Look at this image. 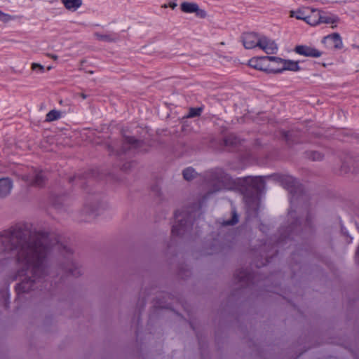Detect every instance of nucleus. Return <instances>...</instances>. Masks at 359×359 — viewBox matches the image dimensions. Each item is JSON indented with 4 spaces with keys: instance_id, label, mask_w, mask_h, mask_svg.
I'll return each mask as SVG.
<instances>
[{
    "instance_id": "nucleus-1",
    "label": "nucleus",
    "mask_w": 359,
    "mask_h": 359,
    "mask_svg": "<svg viewBox=\"0 0 359 359\" xmlns=\"http://www.w3.org/2000/svg\"><path fill=\"white\" fill-rule=\"evenodd\" d=\"M48 251L41 237L32 236L24 241L16 255L14 278L31 280L43 265Z\"/></svg>"
},
{
    "instance_id": "nucleus-10",
    "label": "nucleus",
    "mask_w": 359,
    "mask_h": 359,
    "mask_svg": "<svg viewBox=\"0 0 359 359\" xmlns=\"http://www.w3.org/2000/svg\"><path fill=\"white\" fill-rule=\"evenodd\" d=\"M65 8L70 11H77L82 5V0H61Z\"/></svg>"
},
{
    "instance_id": "nucleus-15",
    "label": "nucleus",
    "mask_w": 359,
    "mask_h": 359,
    "mask_svg": "<svg viewBox=\"0 0 359 359\" xmlns=\"http://www.w3.org/2000/svg\"><path fill=\"white\" fill-rule=\"evenodd\" d=\"M318 11H313V14L311 16L306 17L304 20L309 25L315 26L320 24L319 17L316 16Z\"/></svg>"
},
{
    "instance_id": "nucleus-11",
    "label": "nucleus",
    "mask_w": 359,
    "mask_h": 359,
    "mask_svg": "<svg viewBox=\"0 0 359 359\" xmlns=\"http://www.w3.org/2000/svg\"><path fill=\"white\" fill-rule=\"evenodd\" d=\"M300 70L299 66V62L291 60L283 59V72L284 71H292L297 72Z\"/></svg>"
},
{
    "instance_id": "nucleus-28",
    "label": "nucleus",
    "mask_w": 359,
    "mask_h": 359,
    "mask_svg": "<svg viewBox=\"0 0 359 359\" xmlns=\"http://www.w3.org/2000/svg\"><path fill=\"white\" fill-rule=\"evenodd\" d=\"M51 58H53V60H57V55H51Z\"/></svg>"
},
{
    "instance_id": "nucleus-16",
    "label": "nucleus",
    "mask_w": 359,
    "mask_h": 359,
    "mask_svg": "<svg viewBox=\"0 0 359 359\" xmlns=\"http://www.w3.org/2000/svg\"><path fill=\"white\" fill-rule=\"evenodd\" d=\"M196 175L197 172L191 168H188L183 171L184 178L188 181L193 180Z\"/></svg>"
},
{
    "instance_id": "nucleus-17",
    "label": "nucleus",
    "mask_w": 359,
    "mask_h": 359,
    "mask_svg": "<svg viewBox=\"0 0 359 359\" xmlns=\"http://www.w3.org/2000/svg\"><path fill=\"white\" fill-rule=\"evenodd\" d=\"M201 112V108H191L189 113L186 116V118H193L200 116Z\"/></svg>"
},
{
    "instance_id": "nucleus-8",
    "label": "nucleus",
    "mask_w": 359,
    "mask_h": 359,
    "mask_svg": "<svg viewBox=\"0 0 359 359\" xmlns=\"http://www.w3.org/2000/svg\"><path fill=\"white\" fill-rule=\"evenodd\" d=\"M13 187V182L9 177L0 179V198H6L11 193Z\"/></svg>"
},
{
    "instance_id": "nucleus-22",
    "label": "nucleus",
    "mask_w": 359,
    "mask_h": 359,
    "mask_svg": "<svg viewBox=\"0 0 359 359\" xmlns=\"http://www.w3.org/2000/svg\"><path fill=\"white\" fill-rule=\"evenodd\" d=\"M253 181L258 184L257 189H261L262 188L263 184V179L261 177H255Z\"/></svg>"
},
{
    "instance_id": "nucleus-31",
    "label": "nucleus",
    "mask_w": 359,
    "mask_h": 359,
    "mask_svg": "<svg viewBox=\"0 0 359 359\" xmlns=\"http://www.w3.org/2000/svg\"><path fill=\"white\" fill-rule=\"evenodd\" d=\"M172 232H173V233H175V232H176V228H175V227H174V229H172Z\"/></svg>"
},
{
    "instance_id": "nucleus-6",
    "label": "nucleus",
    "mask_w": 359,
    "mask_h": 359,
    "mask_svg": "<svg viewBox=\"0 0 359 359\" xmlns=\"http://www.w3.org/2000/svg\"><path fill=\"white\" fill-rule=\"evenodd\" d=\"M261 36L255 33H247L243 37V46L247 49L259 47Z\"/></svg>"
},
{
    "instance_id": "nucleus-18",
    "label": "nucleus",
    "mask_w": 359,
    "mask_h": 359,
    "mask_svg": "<svg viewBox=\"0 0 359 359\" xmlns=\"http://www.w3.org/2000/svg\"><path fill=\"white\" fill-rule=\"evenodd\" d=\"M31 69L32 71H37L39 73H43L45 68L42 65L39 63L33 62L31 65Z\"/></svg>"
},
{
    "instance_id": "nucleus-19",
    "label": "nucleus",
    "mask_w": 359,
    "mask_h": 359,
    "mask_svg": "<svg viewBox=\"0 0 359 359\" xmlns=\"http://www.w3.org/2000/svg\"><path fill=\"white\" fill-rule=\"evenodd\" d=\"M13 18L7 13H4L0 11V21L3 22H8V21L13 20Z\"/></svg>"
},
{
    "instance_id": "nucleus-33",
    "label": "nucleus",
    "mask_w": 359,
    "mask_h": 359,
    "mask_svg": "<svg viewBox=\"0 0 359 359\" xmlns=\"http://www.w3.org/2000/svg\"><path fill=\"white\" fill-rule=\"evenodd\" d=\"M358 48H359V46H358Z\"/></svg>"
},
{
    "instance_id": "nucleus-3",
    "label": "nucleus",
    "mask_w": 359,
    "mask_h": 359,
    "mask_svg": "<svg viewBox=\"0 0 359 359\" xmlns=\"http://www.w3.org/2000/svg\"><path fill=\"white\" fill-rule=\"evenodd\" d=\"M180 8L182 11L185 13H195L201 18H204L207 16L205 11L200 8L196 3L184 1L181 4Z\"/></svg>"
},
{
    "instance_id": "nucleus-25",
    "label": "nucleus",
    "mask_w": 359,
    "mask_h": 359,
    "mask_svg": "<svg viewBox=\"0 0 359 359\" xmlns=\"http://www.w3.org/2000/svg\"><path fill=\"white\" fill-rule=\"evenodd\" d=\"M237 222H238V219L236 217H234L233 221L227 222L226 224H233L236 223Z\"/></svg>"
},
{
    "instance_id": "nucleus-30",
    "label": "nucleus",
    "mask_w": 359,
    "mask_h": 359,
    "mask_svg": "<svg viewBox=\"0 0 359 359\" xmlns=\"http://www.w3.org/2000/svg\"><path fill=\"white\" fill-rule=\"evenodd\" d=\"M163 8H167L168 7V5L167 4H164L162 6Z\"/></svg>"
},
{
    "instance_id": "nucleus-20",
    "label": "nucleus",
    "mask_w": 359,
    "mask_h": 359,
    "mask_svg": "<svg viewBox=\"0 0 359 359\" xmlns=\"http://www.w3.org/2000/svg\"><path fill=\"white\" fill-rule=\"evenodd\" d=\"M95 36L97 39L101 41H113L114 39H112L110 36L106 35V34H100L98 33L95 34Z\"/></svg>"
},
{
    "instance_id": "nucleus-13",
    "label": "nucleus",
    "mask_w": 359,
    "mask_h": 359,
    "mask_svg": "<svg viewBox=\"0 0 359 359\" xmlns=\"http://www.w3.org/2000/svg\"><path fill=\"white\" fill-rule=\"evenodd\" d=\"M327 39H331L333 41L334 46L335 48L339 49V48H341L343 46L341 38L340 35L337 33H334V34H332L330 35L325 36L323 39V41H325Z\"/></svg>"
},
{
    "instance_id": "nucleus-26",
    "label": "nucleus",
    "mask_w": 359,
    "mask_h": 359,
    "mask_svg": "<svg viewBox=\"0 0 359 359\" xmlns=\"http://www.w3.org/2000/svg\"><path fill=\"white\" fill-rule=\"evenodd\" d=\"M169 6H170L171 8L174 9V8H176V6H177V4H176V3H175V2H170V3L169 4Z\"/></svg>"
},
{
    "instance_id": "nucleus-7",
    "label": "nucleus",
    "mask_w": 359,
    "mask_h": 359,
    "mask_svg": "<svg viewBox=\"0 0 359 359\" xmlns=\"http://www.w3.org/2000/svg\"><path fill=\"white\" fill-rule=\"evenodd\" d=\"M268 56L255 57L248 61V65L256 69L267 72Z\"/></svg>"
},
{
    "instance_id": "nucleus-24",
    "label": "nucleus",
    "mask_w": 359,
    "mask_h": 359,
    "mask_svg": "<svg viewBox=\"0 0 359 359\" xmlns=\"http://www.w3.org/2000/svg\"><path fill=\"white\" fill-rule=\"evenodd\" d=\"M295 18L298 20H304L305 18L304 17H303L302 13L300 11L297 12V15H295Z\"/></svg>"
},
{
    "instance_id": "nucleus-32",
    "label": "nucleus",
    "mask_w": 359,
    "mask_h": 359,
    "mask_svg": "<svg viewBox=\"0 0 359 359\" xmlns=\"http://www.w3.org/2000/svg\"><path fill=\"white\" fill-rule=\"evenodd\" d=\"M85 211L86 212V213H88V208H86Z\"/></svg>"
},
{
    "instance_id": "nucleus-4",
    "label": "nucleus",
    "mask_w": 359,
    "mask_h": 359,
    "mask_svg": "<svg viewBox=\"0 0 359 359\" xmlns=\"http://www.w3.org/2000/svg\"><path fill=\"white\" fill-rule=\"evenodd\" d=\"M267 72L278 74L283 72V58L276 56H268Z\"/></svg>"
},
{
    "instance_id": "nucleus-29",
    "label": "nucleus",
    "mask_w": 359,
    "mask_h": 359,
    "mask_svg": "<svg viewBox=\"0 0 359 359\" xmlns=\"http://www.w3.org/2000/svg\"><path fill=\"white\" fill-rule=\"evenodd\" d=\"M81 97H82L83 99H85V98L86 97V95H84V94H82V95H81Z\"/></svg>"
},
{
    "instance_id": "nucleus-2",
    "label": "nucleus",
    "mask_w": 359,
    "mask_h": 359,
    "mask_svg": "<svg viewBox=\"0 0 359 359\" xmlns=\"http://www.w3.org/2000/svg\"><path fill=\"white\" fill-rule=\"evenodd\" d=\"M258 48L269 55L276 54L278 50L276 41L265 36H261Z\"/></svg>"
},
{
    "instance_id": "nucleus-12",
    "label": "nucleus",
    "mask_w": 359,
    "mask_h": 359,
    "mask_svg": "<svg viewBox=\"0 0 359 359\" xmlns=\"http://www.w3.org/2000/svg\"><path fill=\"white\" fill-rule=\"evenodd\" d=\"M316 16L319 17L320 23L335 24L338 21V18L337 17L329 15H322L320 11L316 13Z\"/></svg>"
},
{
    "instance_id": "nucleus-9",
    "label": "nucleus",
    "mask_w": 359,
    "mask_h": 359,
    "mask_svg": "<svg viewBox=\"0 0 359 359\" xmlns=\"http://www.w3.org/2000/svg\"><path fill=\"white\" fill-rule=\"evenodd\" d=\"M23 180L31 185L41 187L46 181V178L42 173H37L35 175H25Z\"/></svg>"
},
{
    "instance_id": "nucleus-21",
    "label": "nucleus",
    "mask_w": 359,
    "mask_h": 359,
    "mask_svg": "<svg viewBox=\"0 0 359 359\" xmlns=\"http://www.w3.org/2000/svg\"><path fill=\"white\" fill-rule=\"evenodd\" d=\"M125 142L127 144L134 145L135 147L139 145V142L133 137H126Z\"/></svg>"
},
{
    "instance_id": "nucleus-27",
    "label": "nucleus",
    "mask_w": 359,
    "mask_h": 359,
    "mask_svg": "<svg viewBox=\"0 0 359 359\" xmlns=\"http://www.w3.org/2000/svg\"><path fill=\"white\" fill-rule=\"evenodd\" d=\"M296 15H294V11H290V17H295Z\"/></svg>"
},
{
    "instance_id": "nucleus-5",
    "label": "nucleus",
    "mask_w": 359,
    "mask_h": 359,
    "mask_svg": "<svg viewBox=\"0 0 359 359\" xmlns=\"http://www.w3.org/2000/svg\"><path fill=\"white\" fill-rule=\"evenodd\" d=\"M294 51L301 55L305 57H319L322 55V52L314 47L309 46H297Z\"/></svg>"
},
{
    "instance_id": "nucleus-23",
    "label": "nucleus",
    "mask_w": 359,
    "mask_h": 359,
    "mask_svg": "<svg viewBox=\"0 0 359 359\" xmlns=\"http://www.w3.org/2000/svg\"><path fill=\"white\" fill-rule=\"evenodd\" d=\"M322 158H323V156L320 154L317 153V152L313 153V158L314 160H320Z\"/></svg>"
},
{
    "instance_id": "nucleus-14",
    "label": "nucleus",
    "mask_w": 359,
    "mask_h": 359,
    "mask_svg": "<svg viewBox=\"0 0 359 359\" xmlns=\"http://www.w3.org/2000/svg\"><path fill=\"white\" fill-rule=\"evenodd\" d=\"M62 116V112L59 110L53 109L46 116V121L51 122L59 119Z\"/></svg>"
}]
</instances>
